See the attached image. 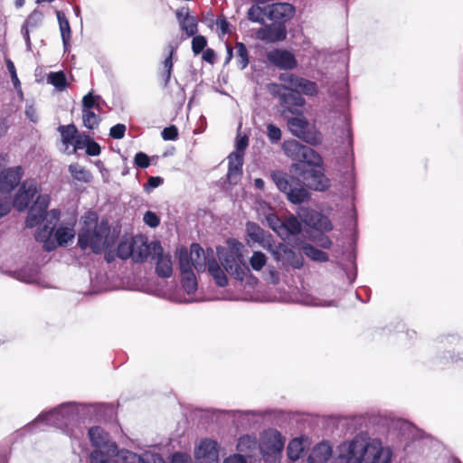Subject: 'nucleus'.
I'll return each mask as SVG.
<instances>
[{
	"mask_svg": "<svg viewBox=\"0 0 463 463\" xmlns=\"http://www.w3.org/2000/svg\"><path fill=\"white\" fill-rule=\"evenodd\" d=\"M392 449L378 438L356 436L337 448L342 463H392Z\"/></svg>",
	"mask_w": 463,
	"mask_h": 463,
	"instance_id": "nucleus-1",
	"label": "nucleus"
},
{
	"mask_svg": "<svg viewBox=\"0 0 463 463\" xmlns=\"http://www.w3.org/2000/svg\"><path fill=\"white\" fill-rule=\"evenodd\" d=\"M115 243V238L110 235V230L107 222L98 223L95 213H88L83 218V226L79 233L78 244L85 250L90 249L99 253L111 247Z\"/></svg>",
	"mask_w": 463,
	"mask_h": 463,
	"instance_id": "nucleus-2",
	"label": "nucleus"
},
{
	"mask_svg": "<svg viewBox=\"0 0 463 463\" xmlns=\"http://www.w3.org/2000/svg\"><path fill=\"white\" fill-rule=\"evenodd\" d=\"M228 250H218L219 259L225 270L235 279L243 281L250 276V270L246 264L242 250L244 246L235 239L227 240Z\"/></svg>",
	"mask_w": 463,
	"mask_h": 463,
	"instance_id": "nucleus-3",
	"label": "nucleus"
},
{
	"mask_svg": "<svg viewBox=\"0 0 463 463\" xmlns=\"http://www.w3.org/2000/svg\"><path fill=\"white\" fill-rule=\"evenodd\" d=\"M88 437L93 450L90 462L117 463L112 458L118 452V446L109 434L100 426H93L88 430Z\"/></svg>",
	"mask_w": 463,
	"mask_h": 463,
	"instance_id": "nucleus-4",
	"label": "nucleus"
},
{
	"mask_svg": "<svg viewBox=\"0 0 463 463\" xmlns=\"http://www.w3.org/2000/svg\"><path fill=\"white\" fill-rule=\"evenodd\" d=\"M286 439L276 429L263 430L259 439V451L266 463H279L282 457Z\"/></svg>",
	"mask_w": 463,
	"mask_h": 463,
	"instance_id": "nucleus-5",
	"label": "nucleus"
},
{
	"mask_svg": "<svg viewBox=\"0 0 463 463\" xmlns=\"http://www.w3.org/2000/svg\"><path fill=\"white\" fill-rule=\"evenodd\" d=\"M279 79L281 84L269 85V90L270 92H279L282 88L286 90L298 92L309 97H314L318 93L317 84L308 79L289 72L281 73Z\"/></svg>",
	"mask_w": 463,
	"mask_h": 463,
	"instance_id": "nucleus-6",
	"label": "nucleus"
},
{
	"mask_svg": "<svg viewBox=\"0 0 463 463\" xmlns=\"http://www.w3.org/2000/svg\"><path fill=\"white\" fill-rule=\"evenodd\" d=\"M74 237L75 230L73 224H61L56 229L53 235L52 232L47 230V227H44L35 235V239L42 242L43 248L48 251L54 250L57 246L67 245L73 241Z\"/></svg>",
	"mask_w": 463,
	"mask_h": 463,
	"instance_id": "nucleus-7",
	"label": "nucleus"
},
{
	"mask_svg": "<svg viewBox=\"0 0 463 463\" xmlns=\"http://www.w3.org/2000/svg\"><path fill=\"white\" fill-rule=\"evenodd\" d=\"M292 115L288 118V127L293 136L313 146L322 142V135L315 128L310 127L303 112L298 111Z\"/></svg>",
	"mask_w": 463,
	"mask_h": 463,
	"instance_id": "nucleus-8",
	"label": "nucleus"
},
{
	"mask_svg": "<svg viewBox=\"0 0 463 463\" xmlns=\"http://www.w3.org/2000/svg\"><path fill=\"white\" fill-rule=\"evenodd\" d=\"M50 203V196L48 194H40L37 196L33 204L29 210L25 224L28 228H33L40 224L44 218H47L50 222H56L60 218V212L52 209L46 213Z\"/></svg>",
	"mask_w": 463,
	"mask_h": 463,
	"instance_id": "nucleus-9",
	"label": "nucleus"
},
{
	"mask_svg": "<svg viewBox=\"0 0 463 463\" xmlns=\"http://www.w3.org/2000/svg\"><path fill=\"white\" fill-rule=\"evenodd\" d=\"M77 416L76 408L72 404H64L61 407L46 413L39 415L33 422V426L46 422L49 425H54L58 428H65L71 423Z\"/></svg>",
	"mask_w": 463,
	"mask_h": 463,
	"instance_id": "nucleus-10",
	"label": "nucleus"
},
{
	"mask_svg": "<svg viewBox=\"0 0 463 463\" xmlns=\"http://www.w3.org/2000/svg\"><path fill=\"white\" fill-rule=\"evenodd\" d=\"M177 254L179 258V267L182 276V287L188 295V298H186L184 301L193 302L195 300L193 295L197 290V280L193 272V269H191L187 250L184 249H180L177 251Z\"/></svg>",
	"mask_w": 463,
	"mask_h": 463,
	"instance_id": "nucleus-11",
	"label": "nucleus"
},
{
	"mask_svg": "<svg viewBox=\"0 0 463 463\" xmlns=\"http://www.w3.org/2000/svg\"><path fill=\"white\" fill-rule=\"evenodd\" d=\"M219 443L212 439H201L194 447L196 463H219Z\"/></svg>",
	"mask_w": 463,
	"mask_h": 463,
	"instance_id": "nucleus-12",
	"label": "nucleus"
},
{
	"mask_svg": "<svg viewBox=\"0 0 463 463\" xmlns=\"http://www.w3.org/2000/svg\"><path fill=\"white\" fill-rule=\"evenodd\" d=\"M38 193L37 182L33 179L25 180L14 197L13 205L19 211H24L31 202L32 198Z\"/></svg>",
	"mask_w": 463,
	"mask_h": 463,
	"instance_id": "nucleus-13",
	"label": "nucleus"
},
{
	"mask_svg": "<svg viewBox=\"0 0 463 463\" xmlns=\"http://www.w3.org/2000/svg\"><path fill=\"white\" fill-rule=\"evenodd\" d=\"M114 457H117L121 463H165L160 455L150 451L137 455L128 449H118Z\"/></svg>",
	"mask_w": 463,
	"mask_h": 463,
	"instance_id": "nucleus-14",
	"label": "nucleus"
},
{
	"mask_svg": "<svg viewBox=\"0 0 463 463\" xmlns=\"http://www.w3.org/2000/svg\"><path fill=\"white\" fill-rule=\"evenodd\" d=\"M188 260L191 269L194 267L198 272H203L206 269H208L209 261H213V260H214L213 251H204L200 245L194 243L191 246Z\"/></svg>",
	"mask_w": 463,
	"mask_h": 463,
	"instance_id": "nucleus-15",
	"label": "nucleus"
},
{
	"mask_svg": "<svg viewBox=\"0 0 463 463\" xmlns=\"http://www.w3.org/2000/svg\"><path fill=\"white\" fill-rule=\"evenodd\" d=\"M268 61L281 70H292L298 65L295 55L287 50L275 49L267 53Z\"/></svg>",
	"mask_w": 463,
	"mask_h": 463,
	"instance_id": "nucleus-16",
	"label": "nucleus"
},
{
	"mask_svg": "<svg viewBox=\"0 0 463 463\" xmlns=\"http://www.w3.org/2000/svg\"><path fill=\"white\" fill-rule=\"evenodd\" d=\"M153 256L156 259V272L159 276L168 278L172 275V260L168 252H165L159 242L153 241Z\"/></svg>",
	"mask_w": 463,
	"mask_h": 463,
	"instance_id": "nucleus-17",
	"label": "nucleus"
},
{
	"mask_svg": "<svg viewBox=\"0 0 463 463\" xmlns=\"http://www.w3.org/2000/svg\"><path fill=\"white\" fill-rule=\"evenodd\" d=\"M267 16L276 23H284L291 19L295 9L288 3H275L265 7Z\"/></svg>",
	"mask_w": 463,
	"mask_h": 463,
	"instance_id": "nucleus-18",
	"label": "nucleus"
},
{
	"mask_svg": "<svg viewBox=\"0 0 463 463\" xmlns=\"http://www.w3.org/2000/svg\"><path fill=\"white\" fill-rule=\"evenodd\" d=\"M21 166L10 167L0 173V192L10 193L16 187L23 177Z\"/></svg>",
	"mask_w": 463,
	"mask_h": 463,
	"instance_id": "nucleus-19",
	"label": "nucleus"
},
{
	"mask_svg": "<svg viewBox=\"0 0 463 463\" xmlns=\"http://www.w3.org/2000/svg\"><path fill=\"white\" fill-rule=\"evenodd\" d=\"M259 450V441L256 437L244 434L238 438L236 442V451L244 456L248 461L250 460Z\"/></svg>",
	"mask_w": 463,
	"mask_h": 463,
	"instance_id": "nucleus-20",
	"label": "nucleus"
},
{
	"mask_svg": "<svg viewBox=\"0 0 463 463\" xmlns=\"http://www.w3.org/2000/svg\"><path fill=\"white\" fill-rule=\"evenodd\" d=\"M333 449L332 446L323 441L315 445L308 457L307 463H327L329 458L332 457Z\"/></svg>",
	"mask_w": 463,
	"mask_h": 463,
	"instance_id": "nucleus-21",
	"label": "nucleus"
},
{
	"mask_svg": "<svg viewBox=\"0 0 463 463\" xmlns=\"http://www.w3.org/2000/svg\"><path fill=\"white\" fill-rule=\"evenodd\" d=\"M274 259L282 265H291L294 268L302 266V260L296 256L295 252L288 250L285 245H279L272 251Z\"/></svg>",
	"mask_w": 463,
	"mask_h": 463,
	"instance_id": "nucleus-22",
	"label": "nucleus"
},
{
	"mask_svg": "<svg viewBox=\"0 0 463 463\" xmlns=\"http://www.w3.org/2000/svg\"><path fill=\"white\" fill-rule=\"evenodd\" d=\"M279 99L284 108L283 114L286 112L295 114L298 111L294 108H302L306 105V99L298 92L283 93L279 96Z\"/></svg>",
	"mask_w": 463,
	"mask_h": 463,
	"instance_id": "nucleus-23",
	"label": "nucleus"
},
{
	"mask_svg": "<svg viewBox=\"0 0 463 463\" xmlns=\"http://www.w3.org/2000/svg\"><path fill=\"white\" fill-rule=\"evenodd\" d=\"M228 181L231 184H237L242 174L243 156L240 153H232L228 156Z\"/></svg>",
	"mask_w": 463,
	"mask_h": 463,
	"instance_id": "nucleus-24",
	"label": "nucleus"
},
{
	"mask_svg": "<svg viewBox=\"0 0 463 463\" xmlns=\"http://www.w3.org/2000/svg\"><path fill=\"white\" fill-rule=\"evenodd\" d=\"M132 258L136 261H142L149 254H153V247L151 243H147L143 237H136L132 241Z\"/></svg>",
	"mask_w": 463,
	"mask_h": 463,
	"instance_id": "nucleus-25",
	"label": "nucleus"
},
{
	"mask_svg": "<svg viewBox=\"0 0 463 463\" xmlns=\"http://www.w3.org/2000/svg\"><path fill=\"white\" fill-rule=\"evenodd\" d=\"M3 271L25 283H39L40 280L38 269L34 267L24 268L20 270L5 269Z\"/></svg>",
	"mask_w": 463,
	"mask_h": 463,
	"instance_id": "nucleus-26",
	"label": "nucleus"
},
{
	"mask_svg": "<svg viewBox=\"0 0 463 463\" xmlns=\"http://www.w3.org/2000/svg\"><path fill=\"white\" fill-rule=\"evenodd\" d=\"M303 221L312 226L313 228L322 231V232H329L333 229V225L330 220L316 212H312L303 218Z\"/></svg>",
	"mask_w": 463,
	"mask_h": 463,
	"instance_id": "nucleus-27",
	"label": "nucleus"
},
{
	"mask_svg": "<svg viewBox=\"0 0 463 463\" xmlns=\"http://www.w3.org/2000/svg\"><path fill=\"white\" fill-rule=\"evenodd\" d=\"M310 188L317 191H326L330 187V181L320 169H313L310 172V178H306Z\"/></svg>",
	"mask_w": 463,
	"mask_h": 463,
	"instance_id": "nucleus-28",
	"label": "nucleus"
},
{
	"mask_svg": "<svg viewBox=\"0 0 463 463\" xmlns=\"http://www.w3.org/2000/svg\"><path fill=\"white\" fill-rule=\"evenodd\" d=\"M43 19V14L40 11L34 10L30 14L26 21L22 26V34L27 43L28 46L31 44L30 41V35H29V29L30 28H35L38 25L41 24L42 21Z\"/></svg>",
	"mask_w": 463,
	"mask_h": 463,
	"instance_id": "nucleus-29",
	"label": "nucleus"
},
{
	"mask_svg": "<svg viewBox=\"0 0 463 463\" xmlns=\"http://www.w3.org/2000/svg\"><path fill=\"white\" fill-rule=\"evenodd\" d=\"M307 447V439L304 438L293 439L288 445L287 453L291 461L298 460Z\"/></svg>",
	"mask_w": 463,
	"mask_h": 463,
	"instance_id": "nucleus-30",
	"label": "nucleus"
},
{
	"mask_svg": "<svg viewBox=\"0 0 463 463\" xmlns=\"http://www.w3.org/2000/svg\"><path fill=\"white\" fill-rule=\"evenodd\" d=\"M58 131L61 135V143L64 146V151H70V147L72 146L75 138L77 137L78 130L72 124L66 126H60Z\"/></svg>",
	"mask_w": 463,
	"mask_h": 463,
	"instance_id": "nucleus-31",
	"label": "nucleus"
},
{
	"mask_svg": "<svg viewBox=\"0 0 463 463\" xmlns=\"http://www.w3.org/2000/svg\"><path fill=\"white\" fill-rule=\"evenodd\" d=\"M279 231V237L286 240L290 235L298 234L301 231V224L296 217L289 216L283 222V226Z\"/></svg>",
	"mask_w": 463,
	"mask_h": 463,
	"instance_id": "nucleus-32",
	"label": "nucleus"
},
{
	"mask_svg": "<svg viewBox=\"0 0 463 463\" xmlns=\"http://www.w3.org/2000/svg\"><path fill=\"white\" fill-rule=\"evenodd\" d=\"M304 145L296 140H287L283 143L282 148L285 154L294 161H300L305 149Z\"/></svg>",
	"mask_w": 463,
	"mask_h": 463,
	"instance_id": "nucleus-33",
	"label": "nucleus"
},
{
	"mask_svg": "<svg viewBox=\"0 0 463 463\" xmlns=\"http://www.w3.org/2000/svg\"><path fill=\"white\" fill-rule=\"evenodd\" d=\"M56 15L59 22V28L61 40L63 43L64 49L66 51L70 46V41L71 37V26L69 21L67 20L63 13H61V11H56Z\"/></svg>",
	"mask_w": 463,
	"mask_h": 463,
	"instance_id": "nucleus-34",
	"label": "nucleus"
},
{
	"mask_svg": "<svg viewBox=\"0 0 463 463\" xmlns=\"http://www.w3.org/2000/svg\"><path fill=\"white\" fill-rule=\"evenodd\" d=\"M397 428L402 441L407 445L409 440H414L417 436L416 428L406 420H398Z\"/></svg>",
	"mask_w": 463,
	"mask_h": 463,
	"instance_id": "nucleus-35",
	"label": "nucleus"
},
{
	"mask_svg": "<svg viewBox=\"0 0 463 463\" xmlns=\"http://www.w3.org/2000/svg\"><path fill=\"white\" fill-rule=\"evenodd\" d=\"M208 271L219 287H225L228 284V279L224 271L215 260L209 261Z\"/></svg>",
	"mask_w": 463,
	"mask_h": 463,
	"instance_id": "nucleus-36",
	"label": "nucleus"
},
{
	"mask_svg": "<svg viewBox=\"0 0 463 463\" xmlns=\"http://www.w3.org/2000/svg\"><path fill=\"white\" fill-rule=\"evenodd\" d=\"M69 172L73 179L81 183H89L92 177L90 172L79 164L70 165Z\"/></svg>",
	"mask_w": 463,
	"mask_h": 463,
	"instance_id": "nucleus-37",
	"label": "nucleus"
},
{
	"mask_svg": "<svg viewBox=\"0 0 463 463\" xmlns=\"http://www.w3.org/2000/svg\"><path fill=\"white\" fill-rule=\"evenodd\" d=\"M272 180L276 184L277 187L283 193L287 194L292 187L291 177L288 176L282 172H274L271 175Z\"/></svg>",
	"mask_w": 463,
	"mask_h": 463,
	"instance_id": "nucleus-38",
	"label": "nucleus"
},
{
	"mask_svg": "<svg viewBox=\"0 0 463 463\" xmlns=\"http://www.w3.org/2000/svg\"><path fill=\"white\" fill-rule=\"evenodd\" d=\"M248 237L254 242L262 243L265 241L266 233L258 224L248 222L246 225Z\"/></svg>",
	"mask_w": 463,
	"mask_h": 463,
	"instance_id": "nucleus-39",
	"label": "nucleus"
},
{
	"mask_svg": "<svg viewBox=\"0 0 463 463\" xmlns=\"http://www.w3.org/2000/svg\"><path fill=\"white\" fill-rule=\"evenodd\" d=\"M300 163H306L311 166L320 167L322 165L321 156L313 149L308 146H305L304 153L302 154V158L299 161Z\"/></svg>",
	"mask_w": 463,
	"mask_h": 463,
	"instance_id": "nucleus-40",
	"label": "nucleus"
},
{
	"mask_svg": "<svg viewBox=\"0 0 463 463\" xmlns=\"http://www.w3.org/2000/svg\"><path fill=\"white\" fill-rule=\"evenodd\" d=\"M287 198L293 203H300L308 198V192L303 187H291L286 194Z\"/></svg>",
	"mask_w": 463,
	"mask_h": 463,
	"instance_id": "nucleus-41",
	"label": "nucleus"
},
{
	"mask_svg": "<svg viewBox=\"0 0 463 463\" xmlns=\"http://www.w3.org/2000/svg\"><path fill=\"white\" fill-rule=\"evenodd\" d=\"M100 97L89 92L82 99V110L100 111Z\"/></svg>",
	"mask_w": 463,
	"mask_h": 463,
	"instance_id": "nucleus-42",
	"label": "nucleus"
},
{
	"mask_svg": "<svg viewBox=\"0 0 463 463\" xmlns=\"http://www.w3.org/2000/svg\"><path fill=\"white\" fill-rule=\"evenodd\" d=\"M97 110H82V120L86 128L93 129L99 123V116Z\"/></svg>",
	"mask_w": 463,
	"mask_h": 463,
	"instance_id": "nucleus-43",
	"label": "nucleus"
},
{
	"mask_svg": "<svg viewBox=\"0 0 463 463\" xmlns=\"http://www.w3.org/2000/svg\"><path fill=\"white\" fill-rule=\"evenodd\" d=\"M267 16V13L265 11V7H260V5H252L247 13V17L250 21L254 23H259L260 24H264V16Z\"/></svg>",
	"mask_w": 463,
	"mask_h": 463,
	"instance_id": "nucleus-44",
	"label": "nucleus"
},
{
	"mask_svg": "<svg viewBox=\"0 0 463 463\" xmlns=\"http://www.w3.org/2000/svg\"><path fill=\"white\" fill-rule=\"evenodd\" d=\"M302 250H303L304 254L313 260L321 261V262L327 260L326 253L320 250L316 249L312 245L306 244L303 246Z\"/></svg>",
	"mask_w": 463,
	"mask_h": 463,
	"instance_id": "nucleus-45",
	"label": "nucleus"
},
{
	"mask_svg": "<svg viewBox=\"0 0 463 463\" xmlns=\"http://www.w3.org/2000/svg\"><path fill=\"white\" fill-rule=\"evenodd\" d=\"M47 80L59 90H64L67 86L66 77L62 71L51 72Z\"/></svg>",
	"mask_w": 463,
	"mask_h": 463,
	"instance_id": "nucleus-46",
	"label": "nucleus"
},
{
	"mask_svg": "<svg viewBox=\"0 0 463 463\" xmlns=\"http://www.w3.org/2000/svg\"><path fill=\"white\" fill-rule=\"evenodd\" d=\"M179 24L187 36L194 35L197 33V19L194 16L189 15L188 17H184Z\"/></svg>",
	"mask_w": 463,
	"mask_h": 463,
	"instance_id": "nucleus-47",
	"label": "nucleus"
},
{
	"mask_svg": "<svg viewBox=\"0 0 463 463\" xmlns=\"http://www.w3.org/2000/svg\"><path fill=\"white\" fill-rule=\"evenodd\" d=\"M237 61L241 70L245 69L249 63V57L246 46L242 43H237L236 46Z\"/></svg>",
	"mask_w": 463,
	"mask_h": 463,
	"instance_id": "nucleus-48",
	"label": "nucleus"
},
{
	"mask_svg": "<svg viewBox=\"0 0 463 463\" xmlns=\"http://www.w3.org/2000/svg\"><path fill=\"white\" fill-rule=\"evenodd\" d=\"M266 263L267 258L261 251H254L250 259V265L256 271H260Z\"/></svg>",
	"mask_w": 463,
	"mask_h": 463,
	"instance_id": "nucleus-49",
	"label": "nucleus"
},
{
	"mask_svg": "<svg viewBox=\"0 0 463 463\" xmlns=\"http://www.w3.org/2000/svg\"><path fill=\"white\" fill-rule=\"evenodd\" d=\"M285 31L283 29H280L278 33L277 36H272L271 32L267 29H260L257 32V38L260 40H267V41H279L283 40L285 38Z\"/></svg>",
	"mask_w": 463,
	"mask_h": 463,
	"instance_id": "nucleus-50",
	"label": "nucleus"
},
{
	"mask_svg": "<svg viewBox=\"0 0 463 463\" xmlns=\"http://www.w3.org/2000/svg\"><path fill=\"white\" fill-rule=\"evenodd\" d=\"M90 140V138L88 136L78 133L69 154L75 153L77 150L86 147Z\"/></svg>",
	"mask_w": 463,
	"mask_h": 463,
	"instance_id": "nucleus-51",
	"label": "nucleus"
},
{
	"mask_svg": "<svg viewBox=\"0 0 463 463\" xmlns=\"http://www.w3.org/2000/svg\"><path fill=\"white\" fill-rule=\"evenodd\" d=\"M266 220L269 226L279 236V230L283 226V222L274 213L268 214Z\"/></svg>",
	"mask_w": 463,
	"mask_h": 463,
	"instance_id": "nucleus-52",
	"label": "nucleus"
},
{
	"mask_svg": "<svg viewBox=\"0 0 463 463\" xmlns=\"http://www.w3.org/2000/svg\"><path fill=\"white\" fill-rule=\"evenodd\" d=\"M206 39L202 35H197L193 38L192 49L195 54H199L206 46Z\"/></svg>",
	"mask_w": 463,
	"mask_h": 463,
	"instance_id": "nucleus-53",
	"label": "nucleus"
},
{
	"mask_svg": "<svg viewBox=\"0 0 463 463\" xmlns=\"http://www.w3.org/2000/svg\"><path fill=\"white\" fill-rule=\"evenodd\" d=\"M267 135L270 142L277 143L281 138V131L280 129L273 124H269L267 126Z\"/></svg>",
	"mask_w": 463,
	"mask_h": 463,
	"instance_id": "nucleus-54",
	"label": "nucleus"
},
{
	"mask_svg": "<svg viewBox=\"0 0 463 463\" xmlns=\"http://www.w3.org/2000/svg\"><path fill=\"white\" fill-rule=\"evenodd\" d=\"M143 220L146 224H147L148 226H150L152 228L157 227L160 223L159 217L154 212H151V211H147L144 214Z\"/></svg>",
	"mask_w": 463,
	"mask_h": 463,
	"instance_id": "nucleus-55",
	"label": "nucleus"
},
{
	"mask_svg": "<svg viewBox=\"0 0 463 463\" xmlns=\"http://www.w3.org/2000/svg\"><path fill=\"white\" fill-rule=\"evenodd\" d=\"M134 162L137 166L140 168H146L150 165V159L148 156L143 152H139L136 154Z\"/></svg>",
	"mask_w": 463,
	"mask_h": 463,
	"instance_id": "nucleus-56",
	"label": "nucleus"
},
{
	"mask_svg": "<svg viewBox=\"0 0 463 463\" xmlns=\"http://www.w3.org/2000/svg\"><path fill=\"white\" fill-rule=\"evenodd\" d=\"M248 146V137L245 135L239 134L236 138V150L234 153H240L244 156V150Z\"/></svg>",
	"mask_w": 463,
	"mask_h": 463,
	"instance_id": "nucleus-57",
	"label": "nucleus"
},
{
	"mask_svg": "<svg viewBox=\"0 0 463 463\" xmlns=\"http://www.w3.org/2000/svg\"><path fill=\"white\" fill-rule=\"evenodd\" d=\"M118 254L121 259L132 257V243L122 242L118 246Z\"/></svg>",
	"mask_w": 463,
	"mask_h": 463,
	"instance_id": "nucleus-58",
	"label": "nucleus"
},
{
	"mask_svg": "<svg viewBox=\"0 0 463 463\" xmlns=\"http://www.w3.org/2000/svg\"><path fill=\"white\" fill-rule=\"evenodd\" d=\"M126 132V126L124 124H117L110 128L109 135L116 139H120L124 137Z\"/></svg>",
	"mask_w": 463,
	"mask_h": 463,
	"instance_id": "nucleus-59",
	"label": "nucleus"
},
{
	"mask_svg": "<svg viewBox=\"0 0 463 463\" xmlns=\"http://www.w3.org/2000/svg\"><path fill=\"white\" fill-rule=\"evenodd\" d=\"M177 137L178 131L175 126L165 128L162 131V137L165 140H175Z\"/></svg>",
	"mask_w": 463,
	"mask_h": 463,
	"instance_id": "nucleus-60",
	"label": "nucleus"
},
{
	"mask_svg": "<svg viewBox=\"0 0 463 463\" xmlns=\"http://www.w3.org/2000/svg\"><path fill=\"white\" fill-rule=\"evenodd\" d=\"M249 461L244 458V456L241 454L233 453L226 457L222 463H248Z\"/></svg>",
	"mask_w": 463,
	"mask_h": 463,
	"instance_id": "nucleus-61",
	"label": "nucleus"
},
{
	"mask_svg": "<svg viewBox=\"0 0 463 463\" xmlns=\"http://www.w3.org/2000/svg\"><path fill=\"white\" fill-rule=\"evenodd\" d=\"M11 203L9 198H0V218L5 216L11 211Z\"/></svg>",
	"mask_w": 463,
	"mask_h": 463,
	"instance_id": "nucleus-62",
	"label": "nucleus"
},
{
	"mask_svg": "<svg viewBox=\"0 0 463 463\" xmlns=\"http://www.w3.org/2000/svg\"><path fill=\"white\" fill-rule=\"evenodd\" d=\"M163 184V178L159 176H152L148 179L146 185L145 186L146 191L153 190Z\"/></svg>",
	"mask_w": 463,
	"mask_h": 463,
	"instance_id": "nucleus-63",
	"label": "nucleus"
},
{
	"mask_svg": "<svg viewBox=\"0 0 463 463\" xmlns=\"http://www.w3.org/2000/svg\"><path fill=\"white\" fill-rule=\"evenodd\" d=\"M172 463H193L188 455L183 453H175L172 457Z\"/></svg>",
	"mask_w": 463,
	"mask_h": 463,
	"instance_id": "nucleus-64",
	"label": "nucleus"
}]
</instances>
